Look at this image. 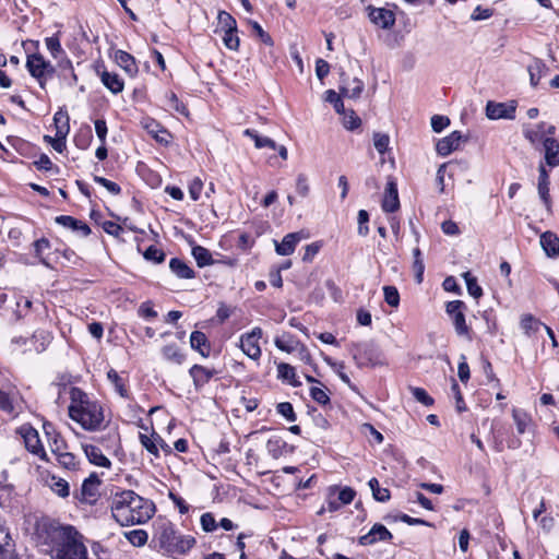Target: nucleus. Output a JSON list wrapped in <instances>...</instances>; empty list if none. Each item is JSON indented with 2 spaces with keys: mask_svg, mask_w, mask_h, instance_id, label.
Here are the masks:
<instances>
[{
  "mask_svg": "<svg viewBox=\"0 0 559 559\" xmlns=\"http://www.w3.org/2000/svg\"><path fill=\"white\" fill-rule=\"evenodd\" d=\"M110 510L112 518L121 526H129L143 524L152 519L155 506L133 490H119L111 497Z\"/></svg>",
  "mask_w": 559,
  "mask_h": 559,
  "instance_id": "1",
  "label": "nucleus"
},
{
  "mask_svg": "<svg viewBox=\"0 0 559 559\" xmlns=\"http://www.w3.org/2000/svg\"><path fill=\"white\" fill-rule=\"evenodd\" d=\"M69 416L85 430L97 431L104 428L103 406L96 401H91L80 389H72Z\"/></svg>",
  "mask_w": 559,
  "mask_h": 559,
  "instance_id": "2",
  "label": "nucleus"
},
{
  "mask_svg": "<svg viewBox=\"0 0 559 559\" xmlns=\"http://www.w3.org/2000/svg\"><path fill=\"white\" fill-rule=\"evenodd\" d=\"M53 559H87V549L82 535L70 525L57 526L51 531Z\"/></svg>",
  "mask_w": 559,
  "mask_h": 559,
  "instance_id": "3",
  "label": "nucleus"
},
{
  "mask_svg": "<svg viewBox=\"0 0 559 559\" xmlns=\"http://www.w3.org/2000/svg\"><path fill=\"white\" fill-rule=\"evenodd\" d=\"M26 68L29 74L35 78L40 87H45L47 79L52 76L55 73L53 66L45 60L44 56L40 53H33L27 56Z\"/></svg>",
  "mask_w": 559,
  "mask_h": 559,
  "instance_id": "4",
  "label": "nucleus"
},
{
  "mask_svg": "<svg viewBox=\"0 0 559 559\" xmlns=\"http://www.w3.org/2000/svg\"><path fill=\"white\" fill-rule=\"evenodd\" d=\"M352 353L359 367L374 366L380 361L378 346L371 341L354 344Z\"/></svg>",
  "mask_w": 559,
  "mask_h": 559,
  "instance_id": "5",
  "label": "nucleus"
},
{
  "mask_svg": "<svg viewBox=\"0 0 559 559\" xmlns=\"http://www.w3.org/2000/svg\"><path fill=\"white\" fill-rule=\"evenodd\" d=\"M17 433L23 439L27 451L38 456L43 461H48L47 453L39 438V433L35 428L25 424L17 429Z\"/></svg>",
  "mask_w": 559,
  "mask_h": 559,
  "instance_id": "6",
  "label": "nucleus"
},
{
  "mask_svg": "<svg viewBox=\"0 0 559 559\" xmlns=\"http://www.w3.org/2000/svg\"><path fill=\"white\" fill-rule=\"evenodd\" d=\"M466 305L462 300L447 302L445 312L451 318L454 330L459 336H469V328L465 320Z\"/></svg>",
  "mask_w": 559,
  "mask_h": 559,
  "instance_id": "7",
  "label": "nucleus"
},
{
  "mask_svg": "<svg viewBox=\"0 0 559 559\" xmlns=\"http://www.w3.org/2000/svg\"><path fill=\"white\" fill-rule=\"evenodd\" d=\"M262 334V329L255 326L250 332L240 336V348L250 359L258 360L261 357L262 352L259 341Z\"/></svg>",
  "mask_w": 559,
  "mask_h": 559,
  "instance_id": "8",
  "label": "nucleus"
},
{
  "mask_svg": "<svg viewBox=\"0 0 559 559\" xmlns=\"http://www.w3.org/2000/svg\"><path fill=\"white\" fill-rule=\"evenodd\" d=\"M368 16L378 27L389 29L395 24V14L385 8L368 7Z\"/></svg>",
  "mask_w": 559,
  "mask_h": 559,
  "instance_id": "9",
  "label": "nucleus"
},
{
  "mask_svg": "<svg viewBox=\"0 0 559 559\" xmlns=\"http://www.w3.org/2000/svg\"><path fill=\"white\" fill-rule=\"evenodd\" d=\"M544 160L548 167L559 166V140L554 136H546L543 141Z\"/></svg>",
  "mask_w": 559,
  "mask_h": 559,
  "instance_id": "10",
  "label": "nucleus"
},
{
  "mask_svg": "<svg viewBox=\"0 0 559 559\" xmlns=\"http://www.w3.org/2000/svg\"><path fill=\"white\" fill-rule=\"evenodd\" d=\"M141 127L147 131L158 143L167 145L170 141V133L164 129L156 120L152 118H143Z\"/></svg>",
  "mask_w": 559,
  "mask_h": 559,
  "instance_id": "11",
  "label": "nucleus"
},
{
  "mask_svg": "<svg viewBox=\"0 0 559 559\" xmlns=\"http://www.w3.org/2000/svg\"><path fill=\"white\" fill-rule=\"evenodd\" d=\"M515 114V106L507 105L503 103L488 102L486 106V115L491 120L497 119H513Z\"/></svg>",
  "mask_w": 559,
  "mask_h": 559,
  "instance_id": "12",
  "label": "nucleus"
},
{
  "mask_svg": "<svg viewBox=\"0 0 559 559\" xmlns=\"http://www.w3.org/2000/svg\"><path fill=\"white\" fill-rule=\"evenodd\" d=\"M392 538V534L382 524H374L371 530L359 538V544L364 546L372 545L377 542H386Z\"/></svg>",
  "mask_w": 559,
  "mask_h": 559,
  "instance_id": "13",
  "label": "nucleus"
},
{
  "mask_svg": "<svg viewBox=\"0 0 559 559\" xmlns=\"http://www.w3.org/2000/svg\"><path fill=\"white\" fill-rule=\"evenodd\" d=\"M463 135L460 131H453L450 135L438 141L436 150L441 156H448L453 151L457 150Z\"/></svg>",
  "mask_w": 559,
  "mask_h": 559,
  "instance_id": "14",
  "label": "nucleus"
},
{
  "mask_svg": "<svg viewBox=\"0 0 559 559\" xmlns=\"http://www.w3.org/2000/svg\"><path fill=\"white\" fill-rule=\"evenodd\" d=\"M400 207V200L397 193V186L394 181L390 180L386 183L384 197L382 200V210L388 213H393Z\"/></svg>",
  "mask_w": 559,
  "mask_h": 559,
  "instance_id": "15",
  "label": "nucleus"
},
{
  "mask_svg": "<svg viewBox=\"0 0 559 559\" xmlns=\"http://www.w3.org/2000/svg\"><path fill=\"white\" fill-rule=\"evenodd\" d=\"M189 374L193 380L195 390L199 391L212 379L215 370L201 365H193L189 370Z\"/></svg>",
  "mask_w": 559,
  "mask_h": 559,
  "instance_id": "16",
  "label": "nucleus"
},
{
  "mask_svg": "<svg viewBox=\"0 0 559 559\" xmlns=\"http://www.w3.org/2000/svg\"><path fill=\"white\" fill-rule=\"evenodd\" d=\"M56 223L66 228L72 229L73 231H76L82 237H86L91 234V228L87 224L69 215L57 216Z\"/></svg>",
  "mask_w": 559,
  "mask_h": 559,
  "instance_id": "17",
  "label": "nucleus"
},
{
  "mask_svg": "<svg viewBox=\"0 0 559 559\" xmlns=\"http://www.w3.org/2000/svg\"><path fill=\"white\" fill-rule=\"evenodd\" d=\"M82 448L91 464L99 467L110 468V460L103 454L98 447L93 444H83Z\"/></svg>",
  "mask_w": 559,
  "mask_h": 559,
  "instance_id": "18",
  "label": "nucleus"
},
{
  "mask_svg": "<svg viewBox=\"0 0 559 559\" xmlns=\"http://www.w3.org/2000/svg\"><path fill=\"white\" fill-rule=\"evenodd\" d=\"M301 240L300 233L287 234L281 242L274 241L275 251L280 255H290L294 253L297 243Z\"/></svg>",
  "mask_w": 559,
  "mask_h": 559,
  "instance_id": "19",
  "label": "nucleus"
},
{
  "mask_svg": "<svg viewBox=\"0 0 559 559\" xmlns=\"http://www.w3.org/2000/svg\"><path fill=\"white\" fill-rule=\"evenodd\" d=\"M540 246L545 253L549 258H556L559 255V238L551 231H545L540 236Z\"/></svg>",
  "mask_w": 559,
  "mask_h": 559,
  "instance_id": "20",
  "label": "nucleus"
},
{
  "mask_svg": "<svg viewBox=\"0 0 559 559\" xmlns=\"http://www.w3.org/2000/svg\"><path fill=\"white\" fill-rule=\"evenodd\" d=\"M190 346L192 349L199 352L202 357L206 358L210 356L211 345L203 332L194 331L191 333Z\"/></svg>",
  "mask_w": 559,
  "mask_h": 559,
  "instance_id": "21",
  "label": "nucleus"
},
{
  "mask_svg": "<svg viewBox=\"0 0 559 559\" xmlns=\"http://www.w3.org/2000/svg\"><path fill=\"white\" fill-rule=\"evenodd\" d=\"M364 82L357 78L353 80H343L341 86V95L347 98L357 99L364 91Z\"/></svg>",
  "mask_w": 559,
  "mask_h": 559,
  "instance_id": "22",
  "label": "nucleus"
},
{
  "mask_svg": "<svg viewBox=\"0 0 559 559\" xmlns=\"http://www.w3.org/2000/svg\"><path fill=\"white\" fill-rule=\"evenodd\" d=\"M115 60L117 64L122 68L126 73L130 76H134L138 73V66L133 56L123 50H117L115 52Z\"/></svg>",
  "mask_w": 559,
  "mask_h": 559,
  "instance_id": "23",
  "label": "nucleus"
},
{
  "mask_svg": "<svg viewBox=\"0 0 559 559\" xmlns=\"http://www.w3.org/2000/svg\"><path fill=\"white\" fill-rule=\"evenodd\" d=\"M548 68L545 64V62L540 59H533V61L527 66V72L530 74V83L533 87H536L542 80L543 76H545Z\"/></svg>",
  "mask_w": 559,
  "mask_h": 559,
  "instance_id": "24",
  "label": "nucleus"
},
{
  "mask_svg": "<svg viewBox=\"0 0 559 559\" xmlns=\"http://www.w3.org/2000/svg\"><path fill=\"white\" fill-rule=\"evenodd\" d=\"M544 128H546V122L544 121L534 126H524L523 135L532 145H536L539 142L543 143L544 139L546 138L544 136Z\"/></svg>",
  "mask_w": 559,
  "mask_h": 559,
  "instance_id": "25",
  "label": "nucleus"
},
{
  "mask_svg": "<svg viewBox=\"0 0 559 559\" xmlns=\"http://www.w3.org/2000/svg\"><path fill=\"white\" fill-rule=\"evenodd\" d=\"M100 80L102 83L114 94H118L123 91V81L117 73L104 71L100 74Z\"/></svg>",
  "mask_w": 559,
  "mask_h": 559,
  "instance_id": "26",
  "label": "nucleus"
},
{
  "mask_svg": "<svg viewBox=\"0 0 559 559\" xmlns=\"http://www.w3.org/2000/svg\"><path fill=\"white\" fill-rule=\"evenodd\" d=\"M512 417L520 435H523L532 427V417L523 409L513 408Z\"/></svg>",
  "mask_w": 559,
  "mask_h": 559,
  "instance_id": "27",
  "label": "nucleus"
},
{
  "mask_svg": "<svg viewBox=\"0 0 559 559\" xmlns=\"http://www.w3.org/2000/svg\"><path fill=\"white\" fill-rule=\"evenodd\" d=\"M277 378L283 381H287L290 385L295 388L301 385V382L296 377L295 368L286 362H280L277 365Z\"/></svg>",
  "mask_w": 559,
  "mask_h": 559,
  "instance_id": "28",
  "label": "nucleus"
},
{
  "mask_svg": "<svg viewBox=\"0 0 559 559\" xmlns=\"http://www.w3.org/2000/svg\"><path fill=\"white\" fill-rule=\"evenodd\" d=\"M169 267L171 272L179 278H193L194 271L182 260L173 258L169 261Z\"/></svg>",
  "mask_w": 559,
  "mask_h": 559,
  "instance_id": "29",
  "label": "nucleus"
},
{
  "mask_svg": "<svg viewBox=\"0 0 559 559\" xmlns=\"http://www.w3.org/2000/svg\"><path fill=\"white\" fill-rule=\"evenodd\" d=\"M163 357L175 365H182L186 359V355L176 344H169L162 348Z\"/></svg>",
  "mask_w": 559,
  "mask_h": 559,
  "instance_id": "30",
  "label": "nucleus"
},
{
  "mask_svg": "<svg viewBox=\"0 0 559 559\" xmlns=\"http://www.w3.org/2000/svg\"><path fill=\"white\" fill-rule=\"evenodd\" d=\"M14 498V487L7 483V475L3 473L0 479V507L9 508Z\"/></svg>",
  "mask_w": 559,
  "mask_h": 559,
  "instance_id": "31",
  "label": "nucleus"
},
{
  "mask_svg": "<svg viewBox=\"0 0 559 559\" xmlns=\"http://www.w3.org/2000/svg\"><path fill=\"white\" fill-rule=\"evenodd\" d=\"M69 133V128L63 124L59 130L56 132V138L52 139L49 135H45V140L51 144L53 150H56L59 153H62L66 148V138Z\"/></svg>",
  "mask_w": 559,
  "mask_h": 559,
  "instance_id": "32",
  "label": "nucleus"
},
{
  "mask_svg": "<svg viewBox=\"0 0 559 559\" xmlns=\"http://www.w3.org/2000/svg\"><path fill=\"white\" fill-rule=\"evenodd\" d=\"M544 323H542L532 314H525L521 319V328L523 329L524 333L528 336L535 334L542 326L544 328Z\"/></svg>",
  "mask_w": 559,
  "mask_h": 559,
  "instance_id": "33",
  "label": "nucleus"
},
{
  "mask_svg": "<svg viewBox=\"0 0 559 559\" xmlns=\"http://www.w3.org/2000/svg\"><path fill=\"white\" fill-rule=\"evenodd\" d=\"M192 255L195 259L197 264L200 267H203V266H206V265H210L213 263L211 252L202 246H194L192 248Z\"/></svg>",
  "mask_w": 559,
  "mask_h": 559,
  "instance_id": "34",
  "label": "nucleus"
},
{
  "mask_svg": "<svg viewBox=\"0 0 559 559\" xmlns=\"http://www.w3.org/2000/svg\"><path fill=\"white\" fill-rule=\"evenodd\" d=\"M171 544L177 551L185 554L194 546L195 539L190 535H174Z\"/></svg>",
  "mask_w": 559,
  "mask_h": 559,
  "instance_id": "35",
  "label": "nucleus"
},
{
  "mask_svg": "<svg viewBox=\"0 0 559 559\" xmlns=\"http://www.w3.org/2000/svg\"><path fill=\"white\" fill-rule=\"evenodd\" d=\"M49 486L51 490L61 498H67L70 493L69 483L63 478L51 476Z\"/></svg>",
  "mask_w": 559,
  "mask_h": 559,
  "instance_id": "36",
  "label": "nucleus"
},
{
  "mask_svg": "<svg viewBox=\"0 0 559 559\" xmlns=\"http://www.w3.org/2000/svg\"><path fill=\"white\" fill-rule=\"evenodd\" d=\"M369 487L372 491V496L377 501L385 502L390 499V491L386 488H381L377 478L369 480Z\"/></svg>",
  "mask_w": 559,
  "mask_h": 559,
  "instance_id": "37",
  "label": "nucleus"
},
{
  "mask_svg": "<svg viewBox=\"0 0 559 559\" xmlns=\"http://www.w3.org/2000/svg\"><path fill=\"white\" fill-rule=\"evenodd\" d=\"M274 344L276 348L285 353H293L295 350V340L289 334H283L281 336H276L274 340Z\"/></svg>",
  "mask_w": 559,
  "mask_h": 559,
  "instance_id": "38",
  "label": "nucleus"
},
{
  "mask_svg": "<svg viewBox=\"0 0 559 559\" xmlns=\"http://www.w3.org/2000/svg\"><path fill=\"white\" fill-rule=\"evenodd\" d=\"M336 490H337V487H331L329 489V496H328V499H326V507L323 506L321 508V510L318 512V514H322L325 511L335 512V511H337L343 506V504H338L340 500L336 497Z\"/></svg>",
  "mask_w": 559,
  "mask_h": 559,
  "instance_id": "39",
  "label": "nucleus"
},
{
  "mask_svg": "<svg viewBox=\"0 0 559 559\" xmlns=\"http://www.w3.org/2000/svg\"><path fill=\"white\" fill-rule=\"evenodd\" d=\"M45 44H46V47L49 50L50 55L55 59H59L62 56H64V50L60 44V39L58 36L47 37L45 39Z\"/></svg>",
  "mask_w": 559,
  "mask_h": 559,
  "instance_id": "40",
  "label": "nucleus"
},
{
  "mask_svg": "<svg viewBox=\"0 0 559 559\" xmlns=\"http://www.w3.org/2000/svg\"><path fill=\"white\" fill-rule=\"evenodd\" d=\"M107 378L111 384H114L117 393L122 397H128V391L124 386L122 378L118 374V372L114 369H110L107 372Z\"/></svg>",
  "mask_w": 559,
  "mask_h": 559,
  "instance_id": "41",
  "label": "nucleus"
},
{
  "mask_svg": "<svg viewBox=\"0 0 559 559\" xmlns=\"http://www.w3.org/2000/svg\"><path fill=\"white\" fill-rule=\"evenodd\" d=\"M126 538L136 547L145 545L147 542V533L144 530H132L124 533Z\"/></svg>",
  "mask_w": 559,
  "mask_h": 559,
  "instance_id": "42",
  "label": "nucleus"
},
{
  "mask_svg": "<svg viewBox=\"0 0 559 559\" xmlns=\"http://www.w3.org/2000/svg\"><path fill=\"white\" fill-rule=\"evenodd\" d=\"M44 429L46 436L48 437L50 450H52V445L66 448L63 439L60 437L58 432L55 431L51 424H44Z\"/></svg>",
  "mask_w": 559,
  "mask_h": 559,
  "instance_id": "43",
  "label": "nucleus"
},
{
  "mask_svg": "<svg viewBox=\"0 0 559 559\" xmlns=\"http://www.w3.org/2000/svg\"><path fill=\"white\" fill-rule=\"evenodd\" d=\"M218 24L223 32L237 31L236 20L226 11H219L217 15Z\"/></svg>",
  "mask_w": 559,
  "mask_h": 559,
  "instance_id": "44",
  "label": "nucleus"
},
{
  "mask_svg": "<svg viewBox=\"0 0 559 559\" xmlns=\"http://www.w3.org/2000/svg\"><path fill=\"white\" fill-rule=\"evenodd\" d=\"M466 283L467 292L474 298H479L483 295L481 287L477 284L476 277L472 276L469 272L463 274Z\"/></svg>",
  "mask_w": 559,
  "mask_h": 559,
  "instance_id": "45",
  "label": "nucleus"
},
{
  "mask_svg": "<svg viewBox=\"0 0 559 559\" xmlns=\"http://www.w3.org/2000/svg\"><path fill=\"white\" fill-rule=\"evenodd\" d=\"M154 435L155 432H152L150 436L145 433H140L139 439L141 444L154 456H158L159 452L157 449V443L155 441Z\"/></svg>",
  "mask_w": 559,
  "mask_h": 559,
  "instance_id": "46",
  "label": "nucleus"
},
{
  "mask_svg": "<svg viewBox=\"0 0 559 559\" xmlns=\"http://www.w3.org/2000/svg\"><path fill=\"white\" fill-rule=\"evenodd\" d=\"M409 391L414 399L425 406H431L435 402L433 399L423 388L409 386Z\"/></svg>",
  "mask_w": 559,
  "mask_h": 559,
  "instance_id": "47",
  "label": "nucleus"
},
{
  "mask_svg": "<svg viewBox=\"0 0 559 559\" xmlns=\"http://www.w3.org/2000/svg\"><path fill=\"white\" fill-rule=\"evenodd\" d=\"M413 255H414L413 267L416 273V281H417V283H421L425 265H424V261L421 259V252H420L419 248H415L413 250Z\"/></svg>",
  "mask_w": 559,
  "mask_h": 559,
  "instance_id": "48",
  "label": "nucleus"
},
{
  "mask_svg": "<svg viewBox=\"0 0 559 559\" xmlns=\"http://www.w3.org/2000/svg\"><path fill=\"white\" fill-rule=\"evenodd\" d=\"M237 32L238 31H226L223 34V43L226 48L235 51L238 50L240 45V39Z\"/></svg>",
  "mask_w": 559,
  "mask_h": 559,
  "instance_id": "49",
  "label": "nucleus"
},
{
  "mask_svg": "<svg viewBox=\"0 0 559 559\" xmlns=\"http://www.w3.org/2000/svg\"><path fill=\"white\" fill-rule=\"evenodd\" d=\"M58 463L66 469L74 471L79 466L75 455L71 452L59 454Z\"/></svg>",
  "mask_w": 559,
  "mask_h": 559,
  "instance_id": "50",
  "label": "nucleus"
},
{
  "mask_svg": "<svg viewBox=\"0 0 559 559\" xmlns=\"http://www.w3.org/2000/svg\"><path fill=\"white\" fill-rule=\"evenodd\" d=\"M390 138L385 133L376 132L373 134V145L379 154H384L389 148Z\"/></svg>",
  "mask_w": 559,
  "mask_h": 559,
  "instance_id": "51",
  "label": "nucleus"
},
{
  "mask_svg": "<svg viewBox=\"0 0 559 559\" xmlns=\"http://www.w3.org/2000/svg\"><path fill=\"white\" fill-rule=\"evenodd\" d=\"M383 293L385 302L389 306L396 308L400 304V294L397 288L394 286H384Z\"/></svg>",
  "mask_w": 559,
  "mask_h": 559,
  "instance_id": "52",
  "label": "nucleus"
},
{
  "mask_svg": "<svg viewBox=\"0 0 559 559\" xmlns=\"http://www.w3.org/2000/svg\"><path fill=\"white\" fill-rule=\"evenodd\" d=\"M99 484H100V480H99L98 476L95 473H93L90 475L88 478H86L83 481L82 492L87 496H94L95 495L94 490L97 488V486Z\"/></svg>",
  "mask_w": 559,
  "mask_h": 559,
  "instance_id": "53",
  "label": "nucleus"
},
{
  "mask_svg": "<svg viewBox=\"0 0 559 559\" xmlns=\"http://www.w3.org/2000/svg\"><path fill=\"white\" fill-rule=\"evenodd\" d=\"M325 100L333 105L334 109L337 114H343L345 108L341 95L334 92L333 90H329L325 92Z\"/></svg>",
  "mask_w": 559,
  "mask_h": 559,
  "instance_id": "54",
  "label": "nucleus"
},
{
  "mask_svg": "<svg viewBox=\"0 0 559 559\" xmlns=\"http://www.w3.org/2000/svg\"><path fill=\"white\" fill-rule=\"evenodd\" d=\"M355 496H356V492L350 487H343V488L337 487L336 497L340 500L338 504H343V506L349 504L354 500Z\"/></svg>",
  "mask_w": 559,
  "mask_h": 559,
  "instance_id": "55",
  "label": "nucleus"
},
{
  "mask_svg": "<svg viewBox=\"0 0 559 559\" xmlns=\"http://www.w3.org/2000/svg\"><path fill=\"white\" fill-rule=\"evenodd\" d=\"M166 98H167V105L170 109H173L179 114L187 115L186 106L178 99V97L175 93H173V92L167 93Z\"/></svg>",
  "mask_w": 559,
  "mask_h": 559,
  "instance_id": "56",
  "label": "nucleus"
},
{
  "mask_svg": "<svg viewBox=\"0 0 559 559\" xmlns=\"http://www.w3.org/2000/svg\"><path fill=\"white\" fill-rule=\"evenodd\" d=\"M343 115V124L348 130H354L360 126V118L353 111L346 112L344 110Z\"/></svg>",
  "mask_w": 559,
  "mask_h": 559,
  "instance_id": "57",
  "label": "nucleus"
},
{
  "mask_svg": "<svg viewBox=\"0 0 559 559\" xmlns=\"http://www.w3.org/2000/svg\"><path fill=\"white\" fill-rule=\"evenodd\" d=\"M550 183H537L538 195L548 212L551 211V199L549 194Z\"/></svg>",
  "mask_w": 559,
  "mask_h": 559,
  "instance_id": "58",
  "label": "nucleus"
},
{
  "mask_svg": "<svg viewBox=\"0 0 559 559\" xmlns=\"http://www.w3.org/2000/svg\"><path fill=\"white\" fill-rule=\"evenodd\" d=\"M93 179L96 183L103 186L108 192H110L114 195H117L121 192V188L119 187V185H117L114 181H110L100 176H94Z\"/></svg>",
  "mask_w": 559,
  "mask_h": 559,
  "instance_id": "59",
  "label": "nucleus"
},
{
  "mask_svg": "<svg viewBox=\"0 0 559 559\" xmlns=\"http://www.w3.org/2000/svg\"><path fill=\"white\" fill-rule=\"evenodd\" d=\"M50 340H51V337L48 333H46L45 331H38V332L34 333L31 342L40 341V344L35 346V350L37 353H40V352L45 350L46 346L50 343Z\"/></svg>",
  "mask_w": 559,
  "mask_h": 559,
  "instance_id": "60",
  "label": "nucleus"
},
{
  "mask_svg": "<svg viewBox=\"0 0 559 559\" xmlns=\"http://www.w3.org/2000/svg\"><path fill=\"white\" fill-rule=\"evenodd\" d=\"M276 409L277 413L285 417L288 421H295L297 419L294 407L289 402L280 403Z\"/></svg>",
  "mask_w": 559,
  "mask_h": 559,
  "instance_id": "61",
  "label": "nucleus"
},
{
  "mask_svg": "<svg viewBox=\"0 0 559 559\" xmlns=\"http://www.w3.org/2000/svg\"><path fill=\"white\" fill-rule=\"evenodd\" d=\"M144 258L155 263H162L165 260V253L160 249L150 246L144 252Z\"/></svg>",
  "mask_w": 559,
  "mask_h": 559,
  "instance_id": "62",
  "label": "nucleus"
},
{
  "mask_svg": "<svg viewBox=\"0 0 559 559\" xmlns=\"http://www.w3.org/2000/svg\"><path fill=\"white\" fill-rule=\"evenodd\" d=\"M310 396L312 400H314L317 403L321 405H326L330 403V396L328 395L326 391L322 388L312 386L310 389Z\"/></svg>",
  "mask_w": 559,
  "mask_h": 559,
  "instance_id": "63",
  "label": "nucleus"
},
{
  "mask_svg": "<svg viewBox=\"0 0 559 559\" xmlns=\"http://www.w3.org/2000/svg\"><path fill=\"white\" fill-rule=\"evenodd\" d=\"M250 25H251L253 32L261 39L262 43H264L265 45H267L270 47L273 46L272 37L262 28V26L258 22L250 21Z\"/></svg>",
  "mask_w": 559,
  "mask_h": 559,
  "instance_id": "64",
  "label": "nucleus"
}]
</instances>
